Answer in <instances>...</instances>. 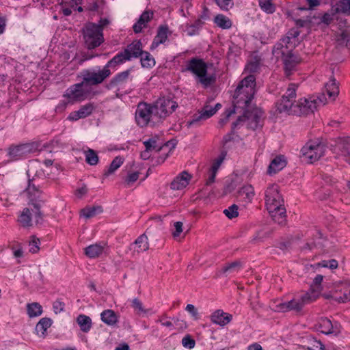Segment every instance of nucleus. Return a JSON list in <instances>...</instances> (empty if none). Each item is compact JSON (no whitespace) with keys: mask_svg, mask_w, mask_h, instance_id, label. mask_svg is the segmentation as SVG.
Masks as SVG:
<instances>
[{"mask_svg":"<svg viewBox=\"0 0 350 350\" xmlns=\"http://www.w3.org/2000/svg\"><path fill=\"white\" fill-rule=\"evenodd\" d=\"M285 75L289 77L292 71L295 69L297 65L299 63V59L292 52L287 53L282 58Z\"/></svg>","mask_w":350,"mask_h":350,"instance_id":"20","label":"nucleus"},{"mask_svg":"<svg viewBox=\"0 0 350 350\" xmlns=\"http://www.w3.org/2000/svg\"><path fill=\"white\" fill-rule=\"evenodd\" d=\"M129 57L124 53V51L118 53L111 59H110L105 66L107 68H115L118 65L122 64L126 61H129Z\"/></svg>","mask_w":350,"mask_h":350,"instance_id":"32","label":"nucleus"},{"mask_svg":"<svg viewBox=\"0 0 350 350\" xmlns=\"http://www.w3.org/2000/svg\"><path fill=\"white\" fill-rule=\"evenodd\" d=\"M256 78L250 75L241 80L233 95V106L242 109H247L255 94Z\"/></svg>","mask_w":350,"mask_h":350,"instance_id":"3","label":"nucleus"},{"mask_svg":"<svg viewBox=\"0 0 350 350\" xmlns=\"http://www.w3.org/2000/svg\"><path fill=\"white\" fill-rule=\"evenodd\" d=\"M38 148L36 143H26L10 146L8 148V155L12 160H18L21 158L35 152Z\"/></svg>","mask_w":350,"mask_h":350,"instance_id":"13","label":"nucleus"},{"mask_svg":"<svg viewBox=\"0 0 350 350\" xmlns=\"http://www.w3.org/2000/svg\"><path fill=\"white\" fill-rule=\"evenodd\" d=\"M286 165V162L284 157L282 155L278 156L271 162L268 168V174H275L277 172L282 170Z\"/></svg>","mask_w":350,"mask_h":350,"instance_id":"30","label":"nucleus"},{"mask_svg":"<svg viewBox=\"0 0 350 350\" xmlns=\"http://www.w3.org/2000/svg\"><path fill=\"white\" fill-rule=\"evenodd\" d=\"M124 162V159L121 157H116L113 159L112 162L109 166L107 171L105 172L104 176H108L113 174L117 169H118Z\"/></svg>","mask_w":350,"mask_h":350,"instance_id":"45","label":"nucleus"},{"mask_svg":"<svg viewBox=\"0 0 350 350\" xmlns=\"http://www.w3.org/2000/svg\"><path fill=\"white\" fill-rule=\"evenodd\" d=\"M254 196V189L252 185H245L238 191V197L245 202H250Z\"/></svg>","mask_w":350,"mask_h":350,"instance_id":"33","label":"nucleus"},{"mask_svg":"<svg viewBox=\"0 0 350 350\" xmlns=\"http://www.w3.org/2000/svg\"><path fill=\"white\" fill-rule=\"evenodd\" d=\"M148 249V239L145 233L138 237L135 242L129 246V250L133 251V254H139L140 252H146Z\"/></svg>","mask_w":350,"mask_h":350,"instance_id":"21","label":"nucleus"},{"mask_svg":"<svg viewBox=\"0 0 350 350\" xmlns=\"http://www.w3.org/2000/svg\"><path fill=\"white\" fill-rule=\"evenodd\" d=\"M94 108L95 107L93 103H87L81 106L78 111L71 112L68 118L72 121L85 118L92 114Z\"/></svg>","mask_w":350,"mask_h":350,"instance_id":"17","label":"nucleus"},{"mask_svg":"<svg viewBox=\"0 0 350 350\" xmlns=\"http://www.w3.org/2000/svg\"><path fill=\"white\" fill-rule=\"evenodd\" d=\"M323 277L321 275H317L314 278L313 282L310 286V291L308 293H310V296H314L315 295V300L319 297L321 291V282L323 281Z\"/></svg>","mask_w":350,"mask_h":350,"instance_id":"37","label":"nucleus"},{"mask_svg":"<svg viewBox=\"0 0 350 350\" xmlns=\"http://www.w3.org/2000/svg\"><path fill=\"white\" fill-rule=\"evenodd\" d=\"M103 322L108 325H113L118 322V317L112 310H105L100 314Z\"/></svg>","mask_w":350,"mask_h":350,"instance_id":"36","label":"nucleus"},{"mask_svg":"<svg viewBox=\"0 0 350 350\" xmlns=\"http://www.w3.org/2000/svg\"><path fill=\"white\" fill-rule=\"evenodd\" d=\"M340 32L336 36V42L339 46H345L350 50V24L346 21L339 23Z\"/></svg>","mask_w":350,"mask_h":350,"instance_id":"15","label":"nucleus"},{"mask_svg":"<svg viewBox=\"0 0 350 350\" xmlns=\"http://www.w3.org/2000/svg\"><path fill=\"white\" fill-rule=\"evenodd\" d=\"M315 301V295L310 296V293H306L299 297L294 298L291 301L282 302L277 305L279 311L286 312L288 311H295L299 312L304 306Z\"/></svg>","mask_w":350,"mask_h":350,"instance_id":"10","label":"nucleus"},{"mask_svg":"<svg viewBox=\"0 0 350 350\" xmlns=\"http://www.w3.org/2000/svg\"><path fill=\"white\" fill-rule=\"evenodd\" d=\"M232 319V316L228 313L224 312L221 310L215 311L211 316V320L213 323L224 326L229 323Z\"/></svg>","mask_w":350,"mask_h":350,"instance_id":"26","label":"nucleus"},{"mask_svg":"<svg viewBox=\"0 0 350 350\" xmlns=\"http://www.w3.org/2000/svg\"><path fill=\"white\" fill-rule=\"evenodd\" d=\"M334 14H329V13H325L321 18V22L328 25H329L332 21L334 20Z\"/></svg>","mask_w":350,"mask_h":350,"instance_id":"63","label":"nucleus"},{"mask_svg":"<svg viewBox=\"0 0 350 350\" xmlns=\"http://www.w3.org/2000/svg\"><path fill=\"white\" fill-rule=\"evenodd\" d=\"M244 110V117L245 118V122L249 129L256 130L260 126V116L259 113L255 110L250 111L248 110Z\"/></svg>","mask_w":350,"mask_h":350,"instance_id":"24","label":"nucleus"},{"mask_svg":"<svg viewBox=\"0 0 350 350\" xmlns=\"http://www.w3.org/2000/svg\"><path fill=\"white\" fill-rule=\"evenodd\" d=\"M144 145L148 150H155L156 152H159L164 148H167L170 145H172V147L174 148V144L172 143L170 141L163 144L162 142H159V139L157 136L152 137L144 142Z\"/></svg>","mask_w":350,"mask_h":350,"instance_id":"19","label":"nucleus"},{"mask_svg":"<svg viewBox=\"0 0 350 350\" xmlns=\"http://www.w3.org/2000/svg\"><path fill=\"white\" fill-rule=\"evenodd\" d=\"M214 23L217 26L223 29H228L232 27V21L230 19L223 14H217L215 16Z\"/></svg>","mask_w":350,"mask_h":350,"instance_id":"41","label":"nucleus"},{"mask_svg":"<svg viewBox=\"0 0 350 350\" xmlns=\"http://www.w3.org/2000/svg\"><path fill=\"white\" fill-rule=\"evenodd\" d=\"M321 265L323 267H329L332 269H336L338 265V261L335 259H332L327 261L323 260Z\"/></svg>","mask_w":350,"mask_h":350,"instance_id":"61","label":"nucleus"},{"mask_svg":"<svg viewBox=\"0 0 350 350\" xmlns=\"http://www.w3.org/2000/svg\"><path fill=\"white\" fill-rule=\"evenodd\" d=\"M216 113V109H213V107L206 104L201 110L198 111V113H196L192 116V119L187 122L188 126H199L200 122L205 120Z\"/></svg>","mask_w":350,"mask_h":350,"instance_id":"14","label":"nucleus"},{"mask_svg":"<svg viewBox=\"0 0 350 350\" xmlns=\"http://www.w3.org/2000/svg\"><path fill=\"white\" fill-rule=\"evenodd\" d=\"M203 25L204 22L201 21V18H198L193 23L187 25L185 27V31L190 36L196 35Z\"/></svg>","mask_w":350,"mask_h":350,"instance_id":"44","label":"nucleus"},{"mask_svg":"<svg viewBox=\"0 0 350 350\" xmlns=\"http://www.w3.org/2000/svg\"><path fill=\"white\" fill-rule=\"evenodd\" d=\"M326 94L329 98L334 100L339 94V86L334 78H331L325 85V90L319 96H311L299 99L294 107V115L307 116L313 113L320 105H325L327 103Z\"/></svg>","mask_w":350,"mask_h":350,"instance_id":"1","label":"nucleus"},{"mask_svg":"<svg viewBox=\"0 0 350 350\" xmlns=\"http://www.w3.org/2000/svg\"><path fill=\"white\" fill-rule=\"evenodd\" d=\"M157 122L153 118V106L146 103H139L135 111V120L141 127L146 126L151 121Z\"/></svg>","mask_w":350,"mask_h":350,"instance_id":"12","label":"nucleus"},{"mask_svg":"<svg viewBox=\"0 0 350 350\" xmlns=\"http://www.w3.org/2000/svg\"><path fill=\"white\" fill-rule=\"evenodd\" d=\"M92 88L87 87L82 81L68 88L63 96L67 98L68 103H75L87 99L92 94Z\"/></svg>","mask_w":350,"mask_h":350,"instance_id":"9","label":"nucleus"},{"mask_svg":"<svg viewBox=\"0 0 350 350\" xmlns=\"http://www.w3.org/2000/svg\"><path fill=\"white\" fill-rule=\"evenodd\" d=\"M265 203L273 220L279 225H284L286 224V208L278 185L273 184L267 188Z\"/></svg>","mask_w":350,"mask_h":350,"instance_id":"2","label":"nucleus"},{"mask_svg":"<svg viewBox=\"0 0 350 350\" xmlns=\"http://www.w3.org/2000/svg\"><path fill=\"white\" fill-rule=\"evenodd\" d=\"M81 31L85 45L88 49L98 47L104 42L103 33L94 23H86Z\"/></svg>","mask_w":350,"mask_h":350,"instance_id":"5","label":"nucleus"},{"mask_svg":"<svg viewBox=\"0 0 350 350\" xmlns=\"http://www.w3.org/2000/svg\"><path fill=\"white\" fill-rule=\"evenodd\" d=\"M325 150V145L321 142L310 141L301 148V151L306 161L312 163L323 156Z\"/></svg>","mask_w":350,"mask_h":350,"instance_id":"11","label":"nucleus"},{"mask_svg":"<svg viewBox=\"0 0 350 350\" xmlns=\"http://www.w3.org/2000/svg\"><path fill=\"white\" fill-rule=\"evenodd\" d=\"M31 241H29V252L32 253V254H35V253H37L39 250H40V247H39V245H40V239L36 238L35 236H31Z\"/></svg>","mask_w":350,"mask_h":350,"instance_id":"53","label":"nucleus"},{"mask_svg":"<svg viewBox=\"0 0 350 350\" xmlns=\"http://www.w3.org/2000/svg\"><path fill=\"white\" fill-rule=\"evenodd\" d=\"M132 307L134 308V310L136 311L137 314H146L151 310L150 309H144L142 301L137 298H135L133 299Z\"/></svg>","mask_w":350,"mask_h":350,"instance_id":"51","label":"nucleus"},{"mask_svg":"<svg viewBox=\"0 0 350 350\" xmlns=\"http://www.w3.org/2000/svg\"><path fill=\"white\" fill-rule=\"evenodd\" d=\"M319 331L326 335L334 333V325L327 318H321L319 322Z\"/></svg>","mask_w":350,"mask_h":350,"instance_id":"38","label":"nucleus"},{"mask_svg":"<svg viewBox=\"0 0 350 350\" xmlns=\"http://www.w3.org/2000/svg\"><path fill=\"white\" fill-rule=\"evenodd\" d=\"M182 345L185 348L192 349L195 347L196 341L189 335H187L182 339Z\"/></svg>","mask_w":350,"mask_h":350,"instance_id":"58","label":"nucleus"},{"mask_svg":"<svg viewBox=\"0 0 350 350\" xmlns=\"http://www.w3.org/2000/svg\"><path fill=\"white\" fill-rule=\"evenodd\" d=\"M85 161L90 165H95L98 162V157L96 152L92 149H88L85 152Z\"/></svg>","mask_w":350,"mask_h":350,"instance_id":"48","label":"nucleus"},{"mask_svg":"<svg viewBox=\"0 0 350 350\" xmlns=\"http://www.w3.org/2000/svg\"><path fill=\"white\" fill-rule=\"evenodd\" d=\"M183 224L181 221H176L174 223V226L175 228V231L172 232L174 238L178 237L183 232Z\"/></svg>","mask_w":350,"mask_h":350,"instance_id":"62","label":"nucleus"},{"mask_svg":"<svg viewBox=\"0 0 350 350\" xmlns=\"http://www.w3.org/2000/svg\"><path fill=\"white\" fill-rule=\"evenodd\" d=\"M243 265V262L240 260L228 262L217 271V277H219L221 275H227L229 273L237 272L242 268Z\"/></svg>","mask_w":350,"mask_h":350,"instance_id":"23","label":"nucleus"},{"mask_svg":"<svg viewBox=\"0 0 350 350\" xmlns=\"http://www.w3.org/2000/svg\"><path fill=\"white\" fill-rule=\"evenodd\" d=\"M53 306L54 312L56 314H57L64 310V304L60 300H56L53 303Z\"/></svg>","mask_w":350,"mask_h":350,"instance_id":"64","label":"nucleus"},{"mask_svg":"<svg viewBox=\"0 0 350 350\" xmlns=\"http://www.w3.org/2000/svg\"><path fill=\"white\" fill-rule=\"evenodd\" d=\"M77 322L80 327V329L84 333H88L92 328V319L87 315L79 314L77 318Z\"/></svg>","mask_w":350,"mask_h":350,"instance_id":"34","label":"nucleus"},{"mask_svg":"<svg viewBox=\"0 0 350 350\" xmlns=\"http://www.w3.org/2000/svg\"><path fill=\"white\" fill-rule=\"evenodd\" d=\"M132 70V68H129L126 70L122 71L116 75L110 80V81L107 85V88L108 89H111L126 83L130 78Z\"/></svg>","mask_w":350,"mask_h":350,"instance_id":"22","label":"nucleus"},{"mask_svg":"<svg viewBox=\"0 0 350 350\" xmlns=\"http://www.w3.org/2000/svg\"><path fill=\"white\" fill-rule=\"evenodd\" d=\"M297 87V84L290 83L285 94L278 100L276 107L280 113L294 115Z\"/></svg>","mask_w":350,"mask_h":350,"instance_id":"7","label":"nucleus"},{"mask_svg":"<svg viewBox=\"0 0 350 350\" xmlns=\"http://www.w3.org/2000/svg\"><path fill=\"white\" fill-rule=\"evenodd\" d=\"M236 108L234 106L232 109H228L224 111L223 117L219 121L221 127H223L229 121L230 117L235 113Z\"/></svg>","mask_w":350,"mask_h":350,"instance_id":"52","label":"nucleus"},{"mask_svg":"<svg viewBox=\"0 0 350 350\" xmlns=\"http://www.w3.org/2000/svg\"><path fill=\"white\" fill-rule=\"evenodd\" d=\"M259 6L265 12L272 14L275 10V7L272 0H259Z\"/></svg>","mask_w":350,"mask_h":350,"instance_id":"47","label":"nucleus"},{"mask_svg":"<svg viewBox=\"0 0 350 350\" xmlns=\"http://www.w3.org/2000/svg\"><path fill=\"white\" fill-rule=\"evenodd\" d=\"M103 212L100 206H87L81 210V215L86 219H90Z\"/></svg>","mask_w":350,"mask_h":350,"instance_id":"40","label":"nucleus"},{"mask_svg":"<svg viewBox=\"0 0 350 350\" xmlns=\"http://www.w3.org/2000/svg\"><path fill=\"white\" fill-rule=\"evenodd\" d=\"M199 81L205 87H208L213 82H214L215 79L212 76H207L206 74L203 75V77H199Z\"/></svg>","mask_w":350,"mask_h":350,"instance_id":"59","label":"nucleus"},{"mask_svg":"<svg viewBox=\"0 0 350 350\" xmlns=\"http://www.w3.org/2000/svg\"><path fill=\"white\" fill-rule=\"evenodd\" d=\"M185 70L190 71L198 77H203L207 73V66L202 59L192 58L188 62Z\"/></svg>","mask_w":350,"mask_h":350,"instance_id":"16","label":"nucleus"},{"mask_svg":"<svg viewBox=\"0 0 350 350\" xmlns=\"http://www.w3.org/2000/svg\"><path fill=\"white\" fill-rule=\"evenodd\" d=\"M139 57H141V64L143 68H150L155 65L154 58L150 53L143 51Z\"/></svg>","mask_w":350,"mask_h":350,"instance_id":"43","label":"nucleus"},{"mask_svg":"<svg viewBox=\"0 0 350 350\" xmlns=\"http://www.w3.org/2000/svg\"><path fill=\"white\" fill-rule=\"evenodd\" d=\"M105 244L96 243L85 248V254L89 258H94L101 255L104 251Z\"/></svg>","mask_w":350,"mask_h":350,"instance_id":"31","label":"nucleus"},{"mask_svg":"<svg viewBox=\"0 0 350 350\" xmlns=\"http://www.w3.org/2000/svg\"><path fill=\"white\" fill-rule=\"evenodd\" d=\"M168 31L169 29L166 25H161L159 27L157 33L151 44V50L157 48L159 44H163L166 41L168 36Z\"/></svg>","mask_w":350,"mask_h":350,"instance_id":"28","label":"nucleus"},{"mask_svg":"<svg viewBox=\"0 0 350 350\" xmlns=\"http://www.w3.org/2000/svg\"><path fill=\"white\" fill-rule=\"evenodd\" d=\"M191 178V175L187 171H183L173 180L170 184V187L173 190L183 189L189 185Z\"/></svg>","mask_w":350,"mask_h":350,"instance_id":"18","label":"nucleus"},{"mask_svg":"<svg viewBox=\"0 0 350 350\" xmlns=\"http://www.w3.org/2000/svg\"><path fill=\"white\" fill-rule=\"evenodd\" d=\"M111 72L110 69L107 68L105 66L102 69H85L80 72V77L82 82L87 87L98 85L105 81L110 75Z\"/></svg>","mask_w":350,"mask_h":350,"instance_id":"4","label":"nucleus"},{"mask_svg":"<svg viewBox=\"0 0 350 350\" xmlns=\"http://www.w3.org/2000/svg\"><path fill=\"white\" fill-rule=\"evenodd\" d=\"M44 178H40L37 175L34 176L31 179L29 180L27 190L30 193L33 191H38L44 186Z\"/></svg>","mask_w":350,"mask_h":350,"instance_id":"39","label":"nucleus"},{"mask_svg":"<svg viewBox=\"0 0 350 350\" xmlns=\"http://www.w3.org/2000/svg\"><path fill=\"white\" fill-rule=\"evenodd\" d=\"M154 13L152 11H145L140 16L137 22L135 23L133 29L135 33H140L144 27H146V24L153 18Z\"/></svg>","mask_w":350,"mask_h":350,"instance_id":"29","label":"nucleus"},{"mask_svg":"<svg viewBox=\"0 0 350 350\" xmlns=\"http://www.w3.org/2000/svg\"><path fill=\"white\" fill-rule=\"evenodd\" d=\"M224 157H225V155H221L216 160H215L214 162L213 163L210 170L213 172H217L220 165H221V163L224 159Z\"/></svg>","mask_w":350,"mask_h":350,"instance_id":"60","label":"nucleus"},{"mask_svg":"<svg viewBox=\"0 0 350 350\" xmlns=\"http://www.w3.org/2000/svg\"><path fill=\"white\" fill-rule=\"evenodd\" d=\"M325 346L320 340L312 338L310 341V345L308 346V350H324Z\"/></svg>","mask_w":350,"mask_h":350,"instance_id":"56","label":"nucleus"},{"mask_svg":"<svg viewBox=\"0 0 350 350\" xmlns=\"http://www.w3.org/2000/svg\"><path fill=\"white\" fill-rule=\"evenodd\" d=\"M124 53L129 57L131 60L132 58L139 57L143 53L142 43L140 40H134L132 43L129 44L124 50Z\"/></svg>","mask_w":350,"mask_h":350,"instance_id":"25","label":"nucleus"},{"mask_svg":"<svg viewBox=\"0 0 350 350\" xmlns=\"http://www.w3.org/2000/svg\"><path fill=\"white\" fill-rule=\"evenodd\" d=\"M217 5L223 10L228 11L233 7V0H215Z\"/></svg>","mask_w":350,"mask_h":350,"instance_id":"55","label":"nucleus"},{"mask_svg":"<svg viewBox=\"0 0 350 350\" xmlns=\"http://www.w3.org/2000/svg\"><path fill=\"white\" fill-rule=\"evenodd\" d=\"M139 173L138 172L129 173L124 180L126 187H129L133 185L139 178Z\"/></svg>","mask_w":350,"mask_h":350,"instance_id":"57","label":"nucleus"},{"mask_svg":"<svg viewBox=\"0 0 350 350\" xmlns=\"http://www.w3.org/2000/svg\"><path fill=\"white\" fill-rule=\"evenodd\" d=\"M45 203L44 200H32L31 210L29 208H25L22 211L19 216L18 221L23 227H28L31 226V215H34L35 220L37 224L42 223L43 221V214L40 209Z\"/></svg>","mask_w":350,"mask_h":350,"instance_id":"6","label":"nucleus"},{"mask_svg":"<svg viewBox=\"0 0 350 350\" xmlns=\"http://www.w3.org/2000/svg\"><path fill=\"white\" fill-rule=\"evenodd\" d=\"M153 106V118L157 121L163 120L177 108L178 104L170 96H163L159 98L152 105Z\"/></svg>","mask_w":350,"mask_h":350,"instance_id":"8","label":"nucleus"},{"mask_svg":"<svg viewBox=\"0 0 350 350\" xmlns=\"http://www.w3.org/2000/svg\"><path fill=\"white\" fill-rule=\"evenodd\" d=\"M337 149L345 160L350 164V137L340 138L337 143Z\"/></svg>","mask_w":350,"mask_h":350,"instance_id":"27","label":"nucleus"},{"mask_svg":"<svg viewBox=\"0 0 350 350\" xmlns=\"http://www.w3.org/2000/svg\"><path fill=\"white\" fill-rule=\"evenodd\" d=\"M52 324V320L50 318H42L39 322L37 323L36 326V332L38 335H40L42 337H44L46 335V332L49 327H51Z\"/></svg>","mask_w":350,"mask_h":350,"instance_id":"35","label":"nucleus"},{"mask_svg":"<svg viewBox=\"0 0 350 350\" xmlns=\"http://www.w3.org/2000/svg\"><path fill=\"white\" fill-rule=\"evenodd\" d=\"M350 12V0H341L336 5L334 12L346 13Z\"/></svg>","mask_w":350,"mask_h":350,"instance_id":"50","label":"nucleus"},{"mask_svg":"<svg viewBox=\"0 0 350 350\" xmlns=\"http://www.w3.org/2000/svg\"><path fill=\"white\" fill-rule=\"evenodd\" d=\"M224 213L229 219L237 217L239 215L238 206L236 204H232L228 208L225 209Z\"/></svg>","mask_w":350,"mask_h":350,"instance_id":"54","label":"nucleus"},{"mask_svg":"<svg viewBox=\"0 0 350 350\" xmlns=\"http://www.w3.org/2000/svg\"><path fill=\"white\" fill-rule=\"evenodd\" d=\"M27 313L30 317H35L41 315L42 308L40 304L34 302L27 304Z\"/></svg>","mask_w":350,"mask_h":350,"instance_id":"46","label":"nucleus"},{"mask_svg":"<svg viewBox=\"0 0 350 350\" xmlns=\"http://www.w3.org/2000/svg\"><path fill=\"white\" fill-rule=\"evenodd\" d=\"M291 49H285V45L281 42L278 41L273 46L272 53L273 55L275 56L276 58H282L284 57L287 53H291Z\"/></svg>","mask_w":350,"mask_h":350,"instance_id":"42","label":"nucleus"},{"mask_svg":"<svg viewBox=\"0 0 350 350\" xmlns=\"http://www.w3.org/2000/svg\"><path fill=\"white\" fill-rule=\"evenodd\" d=\"M335 300L340 303L350 301V282L344 286L342 296L336 297Z\"/></svg>","mask_w":350,"mask_h":350,"instance_id":"49","label":"nucleus"}]
</instances>
